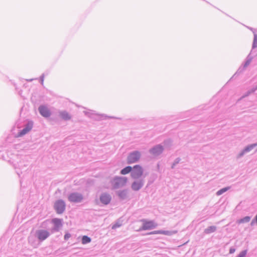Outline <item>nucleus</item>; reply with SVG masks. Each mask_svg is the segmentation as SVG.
<instances>
[{"instance_id":"aec40b11","label":"nucleus","mask_w":257,"mask_h":257,"mask_svg":"<svg viewBox=\"0 0 257 257\" xmlns=\"http://www.w3.org/2000/svg\"><path fill=\"white\" fill-rule=\"evenodd\" d=\"M251 52L252 51H251L250 53L247 56L246 58V61L243 65V68H246L248 65H249L251 61H252L253 57L251 55Z\"/></svg>"},{"instance_id":"e433bc0d","label":"nucleus","mask_w":257,"mask_h":257,"mask_svg":"<svg viewBox=\"0 0 257 257\" xmlns=\"http://www.w3.org/2000/svg\"><path fill=\"white\" fill-rule=\"evenodd\" d=\"M156 231H153L148 233V234H155Z\"/></svg>"},{"instance_id":"7ed1b4c3","label":"nucleus","mask_w":257,"mask_h":257,"mask_svg":"<svg viewBox=\"0 0 257 257\" xmlns=\"http://www.w3.org/2000/svg\"><path fill=\"white\" fill-rule=\"evenodd\" d=\"M132 168L133 170L131 174L132 178L135 180L140 179L144 173L143 167L140 165H136Z\"/></svg>"},{"instance_id":"6e6552de","label":"nucleus","mask_w":257,"mask_h":257,"mask_svg":"<svg viewBox=\"0 0 257 257\" xmlns=\"http://www.w3.org/2000/svg\"><path fill=\"white\" fill-rule=\"evenodd\" d=\"M34 122L32 120H28L25 124V127L17 134V137H21L29 132L33 128Z\"/></svg>"},{"instance_id":"c03bdc74","label":"nucleus","mask_w":257,"mask_h":257,"mask_svg":"<svg viewBox=\"0 0 257 257\" xmlns=\"http://www.w3.org/2000/svg\"><path fill=\"white\" fill-rule=\"evenodd\" d=\"M32 80H33V79H30V80H28V81H32Z\"/></svg>"},{"instance_id":"f704fd0d","label":"nucleus","mask_w":257,"mask_h":257,"mask_svg":"<svg viewBox=\"0 0 257 257\" xmlns=\"http://www.w3.org/2000/svg\"><path fill=\"white\" fill-rule=\"evenodd\" d=\"M44 74H43L41 77H40V80H41V84H43V81H44Z\"/></svg>"},{"instance_id":"2eb2a0df","label":"nucleus","mask_w":257,"mask_h":257,"mask_svg":"<svg viewBox=\"0 0 257 257\" xmlns=\"http://www.w3.org/2000/svg\"><path fill=\"white\" fill-rule=\"evenodd\" d=\"M128 190L127 189H124L116 191L115 194L120 200H124L127 199L128 197Z\"/></svg>"},{"instance_id":"cd10ccee","label":"nucleus","mask_w":257,"mask_h":257,"mask_svg":"<svg viewBox=\"0 0 257 257\" xmlns=\"http://www.w3.org/2000/svg\"><path fill=\"white\" fill-rule=\"evenodd\" d=\"M247 250H244L241 251L239 254L237 255V257H244L247 253Z\"/></svg>"},{"instance_id":"0eeeda50","label":"nucleus","mask_w":257,"mask_h":257,"mask_svg":"<svg viewBox=\"0 0 257 257\" xmlns=\"http://www.w3.org/2000/svg\"><path fill=\"white\" fill-rule=\"evenodd\" d=\"M34 122L32 120H28L25 124V127L17 134V137H21L29 132L33 128Z\"/></svg>"},{"instance_id":"ea45409f","label":"nucleus","mask_w":257,"mask_h":257,"mask_svg":"<svg viewBox=\"0 0 257 257\" xmlns=\"http://www.w3.org/2000/svg\"><path fill=\"white\" fill-rule=\"evenodd\" d=\"M98 117H99V119H104L103 118V115H101V116H99Z\"/></svg>"},{"instance_id":"f03ea898","label":"nucleus","mask_w":257,"mask_h":257,"mask_svg":"<svg viewBox=\"0 0 257 257\" xmlns=\"http://www.w3.org/2000/svg\"><path fill=\"white\" fill-rule=\"evenodd\" d=\"M84 199L83 195L79 192L70 193L68 196V200L71 203H81Z\"/></svg>"},{"instance_id":"f8f14e48","label":"nucleus","mask_w":257,"mask_h":257,"mask_svg":"<svg viewBox=\"0 0 257 257\" xmlns=\"http://www.w3.org/2000/svg\"><path fill=\"white\" fill-rule=\"evenodd\" d=\"M99 200L102 204L108 205L111 200V196L107 193H102L99 196Z\"/></svg>"},{"instance_id":"5701e85b","label":"nucleus","mask_w":257,"mask_h":257,"mask_svg":"<svg viewBox=\"0 0 257 257\" xmlns=\"http://www.w3.org/2000/svg\"><path fill=\"white\" fill-rule=\"evenodd\" d=\"M230 188L229 187H224V188H223L220 190H219L217 192H216V195L219 196V195H220L221 194H222L223 193H225L226 191H227L228 190H229Z\"/></svg>"},{"instance_id":"a18cd8bd","label":"nucleus","mask_w":257,"mask_h":257,"mask_svg":"<svg viewBox=\"0 0 257 257\" xmlns=\"http://www.w3.org/2000/svg\"><path fill=\"white\" fill-rule=\"evenodd\" d=\"M250 30H252H252H253V29H252V28H250Z\"/></svg>"},{"instance_id":"473e14b6","label":"nucleus","mask_w":257,"mask_h":257,"mask_svg":"<svg viewBox=\"0 0 257 257\" xmlns=\"http://www.w3.org/2000/svg\"><path fill=\"white\" fill-rule=\"evenodd\" d=\"M235 249L234 247H231L229 249V253L231 254V253H234L235 252Z\"/></svg>"},{"instance_id":"58836bf2","label":"nucleus","mask_w":257,"mask_h":257,"mask_svg":"<svg viewBox=\"0 0 257 257\" xmlns=\"http://www.w3.org/2000/svg\"><path fill=\"white\" fill-rule=\"evenodd\" d=\"M254 220L256 221V224L257 225V214H256V215L255 216L254 218Z\"/></svg>"},{"instance_id":"4be33fe9","label":"nucleus","mask_w":257,"mask_h":257,"mask_svg":"<svg viewBox=\"0 0 257 257\" xmlns=\"http://www.w3.org/2000/svg\"><path fill=\"white\" fill-rule=\"evenodd\" d=\"M91 241V238L87 236V235H84L82 237L81 239V242L83 244H85L88 243H90Z\"/></svg>"},{"instance_id":"a211bd4d","label":"nucleus","mask_w":257,"mask_h":257,"mask_svg":"<svg viewBox=\"0 0 257 257\" xmlns=\"http://www.w3.org/2000/svg\"><path fill=\"white\" fill-rule=\"evenodd\" d=\"M216 229L217 227L216 226H210L204 229V233L207 234H210L211 233L214 232Z\"/></svg>"},{"instance_id":"ddd939ff","label":"nucleus","mask_w":257,"mask_h":257,"mask_svg":"<svg viewBox=\"0 0 257 257\" xmlns=\"http://www.w3.org/2000/svg\"><path fill=\"white\" fill-rule=\"evenodd\" d=\"M256 148L257 150V142L254 144H250L246 146L238 155V158H241L247 153H249L253 149Z\"/></svg>"},{"instance_id":"39448f33","label":"nucleus","mask_w":257,"mask_h":257,"mask_svg":"<svg viewBox=\"0 0 257 257\" xmlns=\"http://www.w3.org/2000/svg\"><path fill=\"white\" fill-rule=\"evenodd\" d=\"M54 209L57 214H62L66 209L65 201L62 199L56 200L54 204Z\"/></svg>"},{"instance_id":"2f4dec72","label":"nucleus","mask_w":257,"mask_h":257,"mask_svg":"<svg viewBox=\"0 0 257 257\" xmlns=\"http://www.w3.org/2000/svg\"><path fill=\"white\" fill-rule=\"evenodd\" d=\"M244 68H239V69L237 70V71H236V72L235 73L234 75H236V74H240V73H241L243 70H244Z\"/></svg>"},{"instance_id":"b1692460","label":"nucleus","mask_w":257,"mask_h":257,"mask_svg":"<svg viewBox=\"0 0 257 257\" xmlns=\"http://www.w3.org/2000/svg\"><path fill=\"white\" fill-rule=\"evenodd\" d=\"M257 48V34H254V38L252 45V49Z\"/></svg>"},{"instance_id":"dca6fc26","label":"nucleus","mask_w":257,"mask_h":257,"mask_svg":"<svg viewBox=\"0 0 257 257\" xmlns=\"http://www.w3.org/2000/svg\"><path fill=\"white\" fill-rule=\"evenodd\" d=\"M52 222L53 223L54 226L58 228L59 229L62 227V219L57 218H53L52 220Z\"/></svg>"},{"instance_id":"a19ab883","label":"nucleus","mask_w":257,"mask_h":257,"mask_svg":"<svg viewBox=\"0 0 257 257\" xmlns=\"http://www.w3.org/2000/svg\"><path fill=\"white\" fill-rule=\"evenodd\" d=\"M169 142H170V141H169V140L165 141L164 142V144H166V143H167Z\"/></svg>"},{"instance_id":"423d86ee","label":"nucleus","mask_w":257,"mask_h":257,"mask_svg":"<svg viewBox=\"0 0 257 257\" xmlns=\"http://www.w3.org/2000/svg\"><path fill=\"white\" fill-rule=\"evenodd\" d=\"M141 221L143 222V224L139 230L153 229L156 228L158 225L153 220L147 221L145 219H143L141 220Z\"/></svg>"},{"instance_id":"c756f323","label":"nucleus","mask_w":257,"mask_h":257,"mask_svg":"<svg viewBox=\"0 0 257 257\" xmlns=\"http://www.w3.org/2000/svg\"><path fill=\"white\" fill-rule=\"evenodd\" d=\"M59 230L60 229L56 227L55 226H54L51 229V232L52 233H53L56 232H58Z\"/></svg>"},{"instance_id":"9b49d317","label":"nucleus","mask_w":257,"mask_h":257,"mask_svg":"<svg viewBox=\"0 0 257 257\" xmlns=\"http://www.w3.org/2000/svg\"><path fill=\"white\" fill-rule=\"evenodd\" d=\"M164 151L163 147L160 145H157L149 150V153L155 156L161 155Z\"/></svg>"},{"instance_id":"a878e982","label":"nucleus","mask_w":257,"mask_h":257,"mask_svg":"<svg viewBox=\"0 0 257 257\" xmlns=\"http://www.w3.org/2000/svg\"><path fill=\"white\" fill-rule=\"evenodd\" d=\"M181 158H177L174 162L173 163V164H172V166H171V169H173L175 168V166H176V165H177L179 163V162H180L181 161Z\"/></svg>"},{"instance_id":"72a5a7b5","label":"nucleus","mask_w":257,"mask_h":257,"mask_svg":"<svg viewBox=\"0 0 257 257\" xmlns=\"http://www.w3.org/2000/svg\"><path fill=\"white\" fill-rule=\"evenodd\" d=\"M156 234H164V230H156Z\"/></svg>"},{"instance_id":"37998d69","label":"nucleus","mask_w":257,"mask_h":257,"mask_svg":"<svg viewBox=\"0 0 257 257\" xmlns=\"http://www.w3.org/2000/svg\"><path fill=\"white\" fill-rule=\"evenodd\" d=\"M21 164H22V163H21V162H20V164H19V167H22V166L21 165Z\"/></svg>"},{"instance_id":"393cba45","label":"nucleus","mask_w":257,"mask_h":257,"mask_svg":"<svg viewBox=\"0 0 257 257\" xmlns=\"http://www.w3.org/2000/svg\"><path fill=\"white\" fill-rule=\"evenodd\" d=\"M177 233V230L168 231L164 230V234L166 235H172Z\"/></svg>"},{"instance_id":"79ce46f5","label":"nucleus","mask_w":257,"mask_h":257,"mask_svg":"<svg viewBox=\"0 0 257 257\" xmlns=\"http://www.w3.org/2000/svg\"><path fill=\"white\" fill-rule=\"evenodd\" d=\"M17 173L18 174V175L19 176H20V173H22V172H18V171H17Z\"/></svg>"},{"instance_id":"4468645a","label":"nucleus","mask_w":257,"mask_h":257,"mask_svg":"<svg viewBox=\"0 0 257 257\" xmlns=\"http://www.w3.org/2000/svg\"><path fill=\"white\" fill-rule=\"evenodd\" d=\"M38 110L40 114L44 117H49L51 115L50 110L45 105H40L38 107Z\"/></svg>"},{"instance_id":"c9c22d12","label":"nucleus","mask_w":257,"mask_h":257,"mask_svg":"<svg viewBox=\"0 0 257 257\" xmlns=\"http://www.w3.org/2000/svg\"><path fill=\"white\" fill-rule=\"evenodd\" d=\"M255 223H256V221L254 220V219L253 218V219L251 220V222H250V225L251 226H253V225H254V224H255Z\"/></svg>"},{"instance_id":"1a4fd4ad","label":"nucleus","mask_w":257,"mask_h":257,"mask_svg":"<svg viewBox=\"0 0 257 257\" xmlns=\"http://www.w3.org/2000/svg\"><path fill=\"white\" fill-rule=\"evenodd\" d=\"M35 235L39 240L42 241L47 238L50 236V233L46 230L39 229L36 231Z\"/></svg>"},{"instance_id":"7c9ffc66","label":"nucleus","mask_w":257,"mask_h":257,"mask_svg":"<svg viewBox=\"0 0 257 257\" xmlns=\"http://www.w3.org/2000/svg\"><path fill=\"white\" fill-rule=\"evenodd\" d=\"M121 225V223L117 222L113 225V226H112V229H115L117 227H120Z\"/></svg>"},{"instance_id":"6ab92c4d","label":"nucleus","mask_w":257,"mask_h":257,"mask_svg":"<svg viewBox=\"0 0 257 257\" xmlns=\"http://www.w3.org/2000/svg\"><path fill=\"white\" fill-rule=\"evenodd\" d=\"M132 170L133 168L130 166H128L121 169L120 173L121 175H126L129 173H131Z\"/></svg>"},{"instance_id":"f3484780","label":"nucleus","mask_w":257,"mask_h":257,"mask_svg":"<svg viewBox=\"0 0 257 257\" xmlns=\"http://www.w3.org/2000/svg\"><path fill=\"white\" fill-rule=\"evenodd\" d=\"M60 116L65 120H70L71 118L70 115L66 111H62L59 113Z\"/></svg>"},{"instance_id":"20e7f679","label":"nucleus","mask_w":257,"mask_h":257,"mask_svg":"<svg viewBox=\"0 0 257 257\" xmlns=\"http://www.w3.org/2000/svg\"><path fill=\"white\" fill-rule=\"evenodd\" d=\"M141 154L138 151H135L131 152L127 157V164H131L136 163L140 159Z\"/></svg>"},{"instance_id":"bb28decb","label":"nucleus","mask_w":257,"mask_h":257,"mask_svg":"<svg viewBox=\"0 0 257 257\" xmlns=\"http://www.w3.org/2000/svg\"><path fill=\"white\" fill-rule=\"evenodd\" d=\"M255 91H252V88L250 89V90H248V91H247L242 96V98H244V97H245L247 96H248L249 95H250V94L254 92Z\"/></svg>"},{"instance_id":"c85d7f7f","label":"nucleus","mask_w":257,"mask_h":257,"mask_svg":"<svg viewBox=\"0 0 257 257\" xmlns=\"http://www.w3.org/2000/svg\"><path fill=\"white\" fill-rule=\"evenodd\" d=\"M71 236V234L69 233V232H66L64 239L65 240H67Z\"/></svg>"},{"instance_id":"9d476101","label":"nucleus","mask_w":257,"mask_h":257,"mask_svg":"<svg viewBox=\"0 0 257 257\" xmlns=\"http://www.w3.org/2000/svg\"><path fill=\"white\" fill-rule=\"evenodd\" d=\"M145 180L140 179L139 180L134 181L131 185V188L134 191H138L144 185Z\"/></svg>"},{"instance_id":"f257e3e1","label":"nucleus","mask_w":257,"mask_h":257,"mask_svg":"<svg viewBox=\"0 0 257 257\" xmlns=\"http://www.w3.org/2000/svg\"><path fill=\"white\" fill-rule=\"evenodd\" d=\"M127 178L126 177L115 176L112 181V185L114 189H117L126 185Z\"/></svg>"},{"instance_id":"412c9836","label":"nucleus","mask_w":257,"mask_h":257,"mask_svg":"<svg viewBox=\"0 0 257 257\" xmlns=\"http://www.w3.org/2000/svg\"><path fill=\"white\" fill-rule=\"evenodd\" d=\"M250 218H251V217L250 216H246L243 217L242 218H241V219L237 220V223L238 224H241V223L248 222L250 221Z\"/></svg>"},{"instance_id":"4c0bfd02","label":"nucleus","mask_w":257,"mask_h":257,"mask_svg":"<svg viewBox=\"0 0 257 257\" xmlns=\"http://www.w3.org/2000/svg\"><path fill=\"white\" fill-rule=\"evenodd\" d=\"M256 90H257V85L255 87L252 88L253 91H255Z\"/></svg>"}]
</instances>
